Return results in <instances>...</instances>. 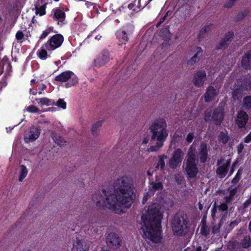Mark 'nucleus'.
<instances>
[{"mask_svg": "<svg viewBox=\"0 0 251 251\" xmlns=\"http://www.w3.org/2000/svg\"><path fill=\"white\" fill-rule=\"evenodd\" d=\"M110 191L102 189L101 193L97 192L92 195V200L100 208L110 209Z\"/></svg>", "mask_w": 251, "mask_h": 251, "instance_id": "nucleus-6", "label": "nucleus"}, {"mask_svg": "<svg viewBox=\"0 0 251 251\" xmlns=\"http://www.w3.org/2000/svg\"><path fill=\"white\" fill-rule=\"evenodd\" d=\"M210 29V25H206L203 27L200 31L199 36L203 35Z\"/></svg>", "mask_w": 251, "mask_h": 251, "instance_id": "nucleus-42", "label": "nucleus"}, {"mask_svg": "<svg viewBox=\"0 0 251 251\" xmlns=\"http://www.w3.org/2000/svg\"><path fill=\"white\" fill-rule=\"evenodd\" d=\"M212 231L213 234H215V233L219 232V228L216 227V226H215L213 227Z\"/></svg>", "mask_w": 251, "mask_h": 251, "instance_id": "nucleus-57", "label": "nucleus"}, {"mask_svg": "<svg viewBox=\"0 0 251 251\" xmlns=\"http://www.w3.org/2000/svg\"><path fill=\"white\" fill-rule=\"evenodd\" d=\"M227 203H226V202L225 203H222L219 206V210H221V211H226L227 209L228 208V206H227Z\"/></svg>", "mask_w": 251, "mask_h": 251, "instance_id": "nucleus-46", "label": "nucleus"}, {"mask_svg": "<svg viewBox=\"0 0 251 251\" xmlns=\"http://www.w3.org/2000/svg\"><path fill=\"white\" fill-rule=\"evenodd\" d=\"M217 212V209L216 207H214L212 209L211 216L213 219L215 218L216 213Z\"/></svg>", "mask_w": 251, "mask_h": 251, "instance_id": "nucleus-54", "label": "nucleus"}, {"mask_svg": "<svg viewBox=\"0 0 251 251\" xmlns=\"http://www.w3.org/2000/svg\"><path fill=\"white\" fill-rule=\"evenodd\" d=\"M21 172L20 173V176L19 178V181H22L25 177L27 174V170L25 165H22L20 166Z\"/></svg>", "mask_w": 251, "mask_h": 251, "instance_id": "nucleus-29", "label": "nucleus"}, {"mask_svg": "<svg viewBox=\"0 0 251 251\" xmlns=\"http://www.w3.org/2000/svg\"><path fill=\"white\" fill-rule=\"evenodd\" d=\"M113 186L111 210L119 214L125 213L133 202V180L131 176H122L114 181Z\"/></svg>", "mask_w": 251, "mask_h": 251, "instance_id": "nucleus-1", "label": "nucleus"}, {"mask_svg": "<svg viewBox=\"0 0 251 251\" xmlns=\"http://www.w3.org/2000/svg\"><path fill=\"white\" fill-rule=\"evenodd\" d=\"M53 18L54 19L62 22L65 18V14L64 12L60 9H55L54 10Z\"/></svg>", "mask_w": 251, "mask_h": 251, "instance_id": "nucleus-26", "label": "nucleus"}, {"mask_svg": "<svg viewBox=\"0 0 251 251\" xmlns=\"http://www.w3.org/2000/svg\"><path fill=\"white\" fill-rule=\"evenodd\" d=\"M248 120L249 116L247 113L243 110H240L237 113L235 123L239 128H242L245 126Z\"/></svg>", "mask_w": 251, "mask_h": 251, "instance_id": "nucleus-14", "label": "nucleus"}, {"mask_svg": "<svg viewBox=\"0 0 251 251\" xmlns=\"http://www.w3.org/2000/svg\"><path fill=\"white\" fill-rule=\"evenodd\" d=\"M166 17V16H164V17L161 18L158 24H160L162 23V22H163L165 21Z\"/></svg>", "mask_w": 251, "mask_h": 251, "instance_id": "nucleus-60", "label": "nucleus"}, {"mask_svg": "<svg viewBox=\"0 0 251 251\" xmlns=\"http://www.w3.org/2000/svg\"><path fill=\"white\" fill-rule=\"evenodd\" d=\"M41 130L37 127L31 126L29 128V131L27 132L24 137L25 142L29 143L36 140L40 134Z\"/></svg>", "mask_w": 251, "mask_h": 251, "instance_id": "nucleus-13", "label": "nucleus"}, {"mask_svg": "<svg viewBox=\"0 0 251 251\" xmlns=\"http://www.w3.org/2000/svg\"><path fill=\"white\" fill-rule=\"evenodd\" d=\"M159 158L158 162L155 168L158 169L160 167L162 170H163L164 169V167H165V162L164 161V157L163 156H160Z\"/></svg>", "mask_w": 251, "mask_h": 251, "instance_id": "nucleus-37", "label": "nucleus"}, {"mask_svg": "<svg viewBox=\"0 0 251 251\" xmlns=\"http://www.w3.org/2000/svg\"><path fill=\"white\" fill-rule=\"evenodd\" d=\"M241 63L242 67L245 69L251 68V50L249 51L243 56Z\"/></svg>", "mask_w": 251, "mask_h": 251, "instance_id": "nucleus-21", "label": "nucleus"}, {"mask_svg": "<svg viewBox=\"0 0 251 251\" xmlns=\"http://www.w3.org/2000/svg\"><path fill=\"white\" fill-rule=\"evenodd\" d=\"M251 203V201H249V199L246 201L244 203V208L247 207L249 204Z\"/></svg>", "mask_w": 251, "mask_h": 251, "instance_id": "nucleus-56", "label": "nucleus"}, {"mask_svg": "<svg viewBox=\"0 0 251 251\" xmlns=\"http://www.w3.org/2000/svg\"><path fill=\"white\" fill-rule=\"evenodd\" d=\"M194 138V133H189L186 137V140L188 143H191L192 142Z\"/></svg>", "mask_w": 251, "mask_h": 251, "instance_id": "nucleus-45", "label": "nucleus"}, {"mask_svg": "<svg viewBox=\"0 0 251 251\" xmlns=\"http://www.w3.org/2000/svg\"><path fill=\"white\" fill-rule=\"evenodd\" d=\"M197 50V52L188 61L187 64L188 65H193L200 60V58L202 56V50L201 48H198Z\"/></svg>", "mask_w": 251, "mask_h": 251, "instance_id": "nucleus-24", "label": "nucleus"}, {"mask_svg": "<svg viewBox=\"0 0 251 251\" xmlns=\"http://www.w3.org/2000/svg\"><path fill=\"white\" fill-rule=\"evenodd\" d=\"M242 105L245 109L251 108V96H248L244 98Z\"/></svg>", "mask_w": 251, "mask_h": 251, "instance_id": "nucleus-30", "label": "nucleus"}, {"mask_svg": "<svg viewBox=\"0 0 251 251\" xmlns=\"http://www.w3.org/2000/svg\"><path fill=\"white\" fill-rule=\"evenodd\" d=\"M101 121H98L93 125L92 127V132L93 135L96 136L98 135L99 129L101 126Z\"/></svg>", "mask_w": 251, "mask_h": 251, "instance_id": "nucleus-31", "label": "nucleus"}, {"mask_svg": "<svg viewBox=\"0 0 251 251\" xmlns=\"http://www.w3.org/2000/svg\"><path fill=\"white\" fill-rule=\"evenodd\" d=\"M224 108L222 106H219L215 108L213 113L211 109H207L204 112V120L205 121H213L215 124L219 125L224 118Z\"/></svg>", "mask_w": 251, "mask_h": 251, "instance_id": "nucleus-7", "label": "nucleus"}, {"mask_svg": "<svg viewBox=\"0 0 251 251\" xmlns=\"http://www.w3.org/2000/svg\"><path fill=\"white\" fill-rule=\"evenodd\" d=\"M35 100L38 103L41 104V105H49L51 102V100L47 98L36 99Z\"/></svg>", "mask_w": 251, "mask_h": 251, "instance_id": "nucleus-32", "label": "nucleus"}, {"mask_svg": "<svg viewBox=\"0 0 251 251\" xmlns=\"http://www.w3.org/2000/svg\"><path fill=\"white\" fill-rule=\"evenodd\" d=\"M148 211H149V209H148V211H147V213L145 215H143L142 216V221H143L144 220L146 219V218H147V215L148 214ZM141 225H143L142 226L144 225V222H143V223H141Z\"/></svg>", "mask_w": 251, "mask_h": 251, "instance_id": "nucleus-58", "label": "nucleus"}, {"mask_svg": "<svg viewBox=\"0 0 251 251\" xmlns=\"http://www.w3.org/2000/svg\"><path fill=\"white\" fill-rule=\"evenodd\" d=\"M55 105L62 109L66 108V103L63 99H60L56 102Z\"/></svg>", "mask_w": 251, "mask_h": 251, "instance_id": "nucleus-38", "label": "nucleus"}, {"mask_svg": "<svg viewBox=\"0 0 251 251\" xmlns=\"http://www.w3.org/2000/svg\"><path fill=\"white\" fill-rule=\"evenodd\" d=\"M51 136L53 140L58 146L62 147L65 145L66 141L63 137L58 136L54 133H52Z\"/></svg>", "mask_w": 251, "mask_h": 251, "instance_id": "nucleus-25", "label": "nucleus"}, {"mask_svg": "<svg viewBox=\"0 0 251 251\" xmlns=\"http://www.w3.org/2000/svg\"><path fill=\"white\" fill-rule=\"evenodd\" d=\"M38 56L42 59H46L47 57V51L45 49H41L37 52Z\"/></svg>", "mask_w": 251, "mask_h": 251, "instance_id": "nucleus-35", "label": "nucleus"}, {"mask_svg": "<svg viewBox=\"0 0 251 251\" xmlns=\"http://www.w3.org/2000/svg\"><path fill=\"white\" fill-rule=\"evenodd\" d=\"M243 93V87L242 86L235 85L233 88L232 98L234 100H238L242 97Z\"/></svg>", "mask_w": 251, "mask_h": 251, "instance_id": "nucleus-23", "label": "nucleus"}, {"mask_svg": "<svg viewBox=\"0 0 251 251\" xmlns=\"http://www.w3.org/2000/svg\"><path fill=\"white\" fill-rule=\"evenodd\" d=\"M55 80L61 82H67L65 87H70L76 85L78 82V78L76 75L72 71H67L61 73L55 77Z\"/></svg>", "mask_w": 251, "mask_h": 251, "instance_id": "nucleus-8", "label": "nucleus"}, {"mask_svg": "<svg viewBox=\"0 0 251 251\" xmlns=\"http://www.w3.org/2000/svg\"><path fill=\"white\" fill-rule=\"evenodd\" d=\"M206 79V72L204 70L197 72L194 75L193 83L195 86L201 87L203 86Z\"/></svg>", "mask_w": 251, "mask_h": 251, "instance_id": "nucleus-15", "label": "nucleus"}, {"mask_svg": "<svg viewBox=\"0 0 251 251\" xmlns=\"http://www.w3.org/2000/svg\"><path fill=\"white\" fill-rule=\"evenodd\" d=\"M230 163V159L225 160L224 158H221L217 160V166L218 167L216 170V173L219 178H223L227 175Z\"/></svg>", "mask_w": 251, "mask_h": 251, "instance_id": "nucleus-9", "label": "nucleus"}, {"mask_svg": "<svg viewBox=\"0 0 251 251\" xmlns=\"http://www.w3.org/2000/svg\"><path fill=\"white\" fill-rule=\"evenodd\" d=\"M167 125L163 119L154 120L149 127L150 133L148 138L143 139L142 143H149L150 151H156L163 146L164 142L168 136Z\"/></svg>", "mask_w": 251, "mask_h": 251, "instance_id": "nucleus-3", "label": "nucleus"}, {"mask_svg": "<svg viewBox=\"0 0 251 251\" xmlns=\"http://www.w3.org/2000/svg\"><path fill=\"white\" fill-rule=\"evenodd\" d=\"M233 37L234 33L233 32L229 31L226 34L224 38L220 40L219 44L216 46V49L224 50L226 49L231 42Z\"/></svg>", "mask_w": 251, "mask_h": 251, "instance_id": "nucleus-16", "label": "nucleus"}, {"mask_svg": "<svg viewBox=\"0 0 251 251\" xmlns=\"http://www.w3.org/2000/svg\"><path fill=\"white\" fill-rule=\"evenodd\" d=\"M196 251H201V247H199L196 249Z\"/></svg>", "mask_w": 251, "mask_h": 251, "instance_id": "nucleus-64", "label": "nucleus"}, {"mask_svg": "<svg viewBox=\"0 0 251 251\" xmlns=\"http://www.w3.org/2000/svg\"><path fill=\"white\" fill-rule=\"evenodd\" d=\"M237 188H235L234 189L230 190L229 195L230 196V197L233 198V197L235 195V194L237 193Z\"/></svg>", "mask_w": 251, "mask_h": 251, "instance_id": "nucleus-49", "label": "nucleus"}, {"mask_svg": "<svg viewBox=\"0 0 251 251\" xmlns=\"http://www.w3.org/2000/svg\"><path fill=\"white\" fill-rule=\"evenodd\" d=\"M202 208H203L202 205L201 203H199V208L200 209V210H202Z\"/></svg>", "mask_w": 251, "mask_h": 251, "instance_id": "nucleus-61", "label": "nucleus"}, {"mask_svg": "<svg viewBox=\"0 0 251 251\" xmlns=\"http://www.w3.org/2000/svg\"><path fill=\"white\" fill-rule=\"evenodd\" d=\"M229 139V137L224 132H221L219 135V140L223 144H226Z\"/></svg>", "mask_w": 251, "mask_h": 251, "instance_id": "nucleus-33", "label": "nucleus"}, {"mask_svg": "<svg viewBox=\"0 0 251 251\" xmlns=\"http://www.w3.org/2000/svg\"><path fill=\"white\" fill-rule=\"evenodd\" d=\"M251 142V132L244 138V142L248 143Z\"/></svg>", "mask_w": 251, "mask_h": 251, "instance_id": "nucleus-51", "label": "nucleus"}, {"mask_svg": "<svg viewBox=\"0 0 251 251\" xmlns=\"http://www.w3.org/2000/svg\"><path fill=\"white\" fill-rule=\"evenodd\" d=\"M120 37H121L124 41H127L128 40V37L125 31H123L120 34Z\"/></svg>", "mask_w": 251, "mask_h": 251, "instance_id": "nucleus-44", "label": "nucleus"}, {"mask_svg": "<svg viewBox=\"0 0 251 251\" xmlns=\"http://www.w3.org/2000/svg\"><path fill=\"white\" fill-rule=\"evenodd\" d=\"M188 220L186 214L177 213L174 216L172 221V229L174 233L179 236L185 235L188 231Z\"/></svg>", "mask_w": 251, "mask_h": 251, "instance_id": "nucleus-5", "label": "nucleus"}, {"mask_svg": "<svg viewBox=\"0 0 251 251\" xmlns=\"http://www.w3.org/2000/svg\"><path fill=\"white\" fill-rule=\"evenodd\" d=\"M242 173V170L240 168L238 170L235 177L232 179L231 182L234 184H236L240 179Z\"/></svg>", "mask_w": 251, "mask_h": 251, "instance_id": "nucleus-34", "label": "nucleus"}, {"mask_svg": "<svg viewBox=\"0 0 251 251\" xmlns=\"http://www.w3.org/2000/svg\"><path fill=\"white\" fill-rule=\"evenodd\" d=\"M162 210L160 205L153 203L149 206L148 214L144 220V225L141 227L144 235L154 243L160 242L161 239V220Z\"/></svg>", "mask_w": 251, "mask_h": 251, "instance_id": "nucleus-2", "label": "nucleus"}, {"mask_svg": "<svg viewBox=\"0 0 251 251\" xmlns=\"http://www.w3.org/2000/svg\"><path fill=\"white\" fill-rule=\"evenodd\" d=\"M24 37V34L22 31H19L16 34V38L18 40H21Z\"/></svg>", "mask_w": 251, "mask_h": 251, "instance_id": "nucleus-47", "label": "nucleus"}, {"mask_svg": "<svg viewBox=\"0 0 251 251\" xmlns=\"http://www.w3.org/2000/svg\"><path fill=\"white\" fill-rule=\"evenodd\" d=\"M244 148V146L242 143H241L237 146V152L239 154H240L242 152Z\"/></svg>", "mask_w": 251, "mask_h": 251, "instance_id": "nucleus-48", "label": "nucleus"}, {"mask_svg": "<svg viewBox=\"0 0 251 251\" xmlns=\"http://www.w3.org/2000/svg\"><path fill=\"white\" fill-rule=\"evenodd\" d=\"M26 110L27 111L30 113H37L39 111V109L34 105H30L28 106Z\"/></svg>", "mask_w": 251, "mask_h": 251, "instance_id": "nucleus-40", "label": "nucleus"}, {"mask_svg": "<svg viewBox=\"0 0 251 251\" xmlns=\"http://www.w3.org/2000/svg\"><path fill=\"white\" fill-rule=\"evenodd\" d=\"M249 230L251 232V220L249 225Z\"/></svg>", "mask_w": 251, "mask_h": 251, "instance_id": "nucleus-62", "label": "nucleus"}, {"mask_svg": "<svg viewBox=\"0 0 251 251\" xmlns=\"http://www.w3.org/2000/svg\"><path fill=\"white\" fill-rule=\"evenodd\" d=\"M122 241L118 234L111 233V248L116 249L119 248L122 244Z\"/></svg>", "mask_w": 251, "mask_h": 251, "instance_id": "nucleus-20", "label": "nucleus"}, {"mask_svg": "<svg viewBox=\"0 0 251 251\" xmlns=\"http://www.w3.org/2000/svg\"><path fill=\"white\" fill-rule=\"evenodd\" d=\"M89 246L85 242L79 239L77 237L74 241L72 251H88Z\"/></svg>", "mask_w": 251, "mask_h": 251, "instance_id": "nucleus-17", "label": "nucleus"}, {"mask_svg": "<svg viewBox=\"0 0 251 251\" xmlns=\"http://www.w3.org/2000/svg\"><path fill=\"white\" fill-rule=\"evenodd\" d=\"M198 162V160L196 158L195 150L191 147L187 152L183 166L188 177L196 178L199 173Z\"/></svg>", "mask_w": 251, "mask_h": 251, "instance_id": "nucleus-4", "label": "nucleus"}, {"mask_svg": "<svg viewBox=\"0 0 251 251\" xmlns=\"http://www.w3.org/2000/svg\"><path fill=\"white\" fill-rule=\"evenodd\" d=\"M248 14V12L247 11H244L239 13L235 18V20L236 21H239L243 19L245 17H246Z\"/></svg>", "mask_w": 251, "mask_h": 251, "instance_id": "nucleus-36", "label": "nucleus"}, {"mask_svg": "<svg viewBox=\"0 0 251 251\" xmlns=\"http://www.w3.org/2000/svg\"><path fill=\"white\" fill-rule=\"evenodd\" d=\"M210 232V229L206 225V221L203 219L202 220V225L201 227V234L206 237L208 235H209Z\"/></svg>", "mask_w": 251, "mask_h": 251, "instance_id": "nucleus-27", "label": "nucleus"}, {"mask_svg": "<svg viewBox=\"0 0 251 251\" xmlns=\"http://www.w3.org/2000/svg\"><path fill=\"white\" fill-rule=\"evenodd\" d=\"M237 0H229L224 4V7L226 8H231Z\"/></svg>", "mask_w": 251, "mask_h": 251, "instance_id": "nucleus-41", "label": "nucleus"}, {"mask_svg": "<svg viewBox=\"0 0 251 251\" xmlns=\"http://www.w3.org/2000/svg\"><path fill=\"white\" fill-rule=\"evenodd\" d=\"M63 40V37L61 35H54L44 45L43 48H45L48 50H53L61 46Z\"/></svg>", "mask_w": 251, "mask_h": 251, "instance_id": "nucleus-11", "label": "nucleus"}, {"mask_svg": "<svg viewBox=\"0 0 251 251\" xmlns=\"http://www.w3.org/2000/svg\"><path fill=\"white\" fill-rule=\"evenodd\" d=\"M233 245L235 249H248L251 246V238L250 236H244L239 242H234Z\"/></svg>", "mask_w": 251, "mask_h": 251, "instance_id": "nucleus-18", "label": "nucleus"}, {"mask_svg": "<svg viewBox=\"0 0 251 251\" xmlns=\"http://www.w3.org/2000/svg\"><path fill=\"white\" fill-rule=\"evenodd\" d=\"M184 153L180 149H177L173 152L172 156L169 160L168 165L171 169H176L180 166L182 160Z\"/></svg>", "mask_w": 251, "mask_h": 251, "instance_id": "nucleus-10", "label": "nucleus"}, {"mask_svg": "<svg viewBox=\"0 0 251 251\" xmlns=\"http://www.w3.org/2000/svg\"><path fill=\"white\" fill-rule=\"evenodd\" d=\"M232 199H233V198L230 197V196L229 195L227 197H226L225 198V199H226L225 202L227 203H229L232 201Z\"/></svg>", "mask_w": 251, "mask_h": 251, "instance_id": "nucleus-53", "label": "nucleus"}, {"mask_svg": "<svg viewBox=\"0 0 251 251\" xmlns=\"http://www.w3.org/2000/svg\"><path fill=\"white\" fill-rule=\"evenodd\" d=\"M217 95L216 90L212 86H209L204 94L205 100L206 102L211 101Z\"/></svg>", "mask_w": 251, "mask_h": 251, "instance_id": "nucleus-22", "label": "nucleus"}, {"mask_svg": "<svg viewBox=\"0 0 251 251\" xmlns=\"http://www.w3.org/2000/svg\"><path fill=\"white\" fill-rule=\"evenodd\" d=\"M140 3V0H135L134 1V3L129 4L128 6V8L132 9L133 7L136 5L138 8H139V4Z\"/></svg>", "mask_w": 251, "mask_h": 251, "instance_id": "nucleus-43", "label": "nucleus"}, {"mask_svg": "<svg viewBox=\"0 0 251 251\" xmlns=\"http://www.w3.org/2000/svg\"><path fill=\"white\" fill-rule=\"evenodd\" d=\"M198 155L200 161L202 163L206 162L207 158V148L206 144L201 143L199 148Z\"/></svg>", "mask_w": 251, "mask_h": 251, "instance_id": "nucleus-19", "label": "nucleus"}, {"mask_svg": "<svg viewBox=\"0 0 251 251\" xmlns=\"http://www.w3.org/2000/svg\"><path fill=\"white\" fill-rule=\"evenodd\" d=\"M175 179L176 182L178 184H180L182 183V182L183 180V176L181 174L177 173L175 175Z\"/></svg>", "mask_w": 251, "mask_h": 251, "instance_id": "nucleus-39", "label": "nucleus"}, {"mask_svg": "<svg viewBox=\"0 0 251 251\" xmlns=\"http://www.w3.org/2000/svg\"><path fill=\"white\" fill-rule=\"evenodd\" d=\"M47 3H45L43 5L40 6V4H36L35 6L36 14H39L40 16H43L46 13L45 8L46 5Z\"/></svg>", "mask_w": 251, "mask_h": 251, "instance_id": "nucleus-28", "label": "nucleus"}, {"mask_svg": "<svg viewBox=\"0 0 251 251\" xmlns=\"http://www.w3.org/2000/svg\"><path fill=\"white\" fill-rule=\"evenodd\" d=\"M150 187L149 190L146 195L144 196L142 202L144 204L148 200L149 197L154 195L156 191L162 190L163 189V185L161 182L157 180L152 181L150 182Z\"/></svg>", "mask_w": 251, "mask_h": 251, "instance_id": "nucleus-12", "label": "nucleus"}, {"mask_svg": "<svg viewBox=\"0 0 251 251\" xmlns=\"http://www.w3.org/2000/svg\"><path fill=\"white\" fill-rule=\"evenodd\" d=\"M233 165H234V164H233V165H232V167H233ZM233 171H234V169H233V168H232L230 170V175H231L233 173Z\"/></svg>", "mask_w": 251, "mask_h": 251, "instance_id": "nucleus-63", "label": "nucleus"}, {"mask_svg": "<svg viewBox=\"0 0 251 251\" xmlns=\"http://www.w3.org/2000/svg\"><path fill=\"white\" fill-rule=\"evenodd\" d=\"M50 32V31L49 30H46L43 31V33L40 36V39H43L46 37Z\"/></svg>", "mask_w": 251, "mask_h": 251, "instance_id": "nucleus-52", "label": "nucleus"}, {"mask_svg": "<svg viewBox=\"0 0 251 251\" xmlns=\"http://www.w3.org/2000/svg\"><path fill=\"white\" fill-rule=\"evenodd\" d=\"M47 88V86L44 84L42 85V86L41 87L39 88V89L40 90L39 92V94H42V91L45 90Z\"/></svg>", "mask_w": 251, "mask_h": 251, "instance_id": "nucleus-55", "label": "nucleus"}, {"mask_svg": "<svg viewBox=\"0 0 251 251\" xmlns=\"http://www.w3.org/2000/svg\"><path fill=\"white\" fill-rule=\"evenodd\" d=\"M103 59L104 60V62H106V61H108V58L109 56V52L108 50H104L103 51Z\"/></svg>", "mask_w": 251, "mask_h": 251, "instance_id": "nucleus-50", "label": "nucleus"}, {"mask_svg": "<svg viewBox=\"0 0 251 251\" xmlns=\"http://www.w3.org/2000/svg\"><path fill=\"white\" fill-rule=\"evenodd\" d=\"M29 93H30L31 94L33 95H36L37 94V91H36V90H35V91H33V90H32V89H31V88H30V90H29Z\"/></svg>", "mask_w": 251, "mask_h": 251, "instance_id": "nucleus-59", "label": "nucleus"}]
</instances>
